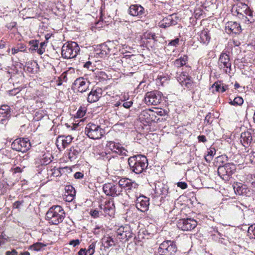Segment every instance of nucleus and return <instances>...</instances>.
Segmentation results:
<instances>
[{"instance_id":"1","label":"nucleus","mask_w":255,"mask_h":255,"mask_svg":"<svg viewBox=\"0 0 255 255\" xmlns=\"http://www.w3.org/2000/svg\"><path fill=\"white\" fill-rule=\"evenodd\" d=\"M233 13L241 19L243 23L249 24L255 21L253 11L246 4L241 3L233 7Z\"/></svg>"},{"instance_id":"2","label":"nucleus","mask_w":255,"mask_h":255,"mask_svg":"<svg viewBox=\"0 0 255 255\" xmlns=\"http://www.w3.org/2000/svg\"><path fill=\"white\" fill-rule=\"evenodd\" d=\"M128 163L130 170L136 174L141 173L148 166L146 157L141 154L129 157Z\"/></svg>"},{"instance_id":"3","label":"nucleus","mask_w":255,"mask_h":255,"mask_svg":"<svg viewBox=\"0 0 255 255\" xmlns=\"http://www.w3.org/2000/svg\"><path fill=\"white\" fill-rule=\"evenodd\" d=\"M65 217V213L61 206L53 205L46 214V219L51 225H58L62 223Z\"/></svg>"},{"instance_id":"4","label":"nucleus","mask_w":255,"mask_h":255,"mask_svg":"<svg viewBox=\"0 0 255 255\" xmlns=\"http://www.w3.org/2000/svg\"><path fill=\"white\" fill-rule=\"evenodd\" d=\"M85 133L90 138L98 139L101 138L104 135L105 130L100 126L89 123L85 127Z\"/></svg>"},{"instance_id":"5","label":"nucleus","mask_w":255,"mask_h":255,"mask_svg":"<svg viewBox=\"0 0 255 255\" xmlns=\"http://www.w3.org/2000/svg\"><path fill=\"white\" fill-rule=\"evenodd\" d=\"M80 52V47L75 42L65 44L61 49V54L65 59L75 58Z\"/></svg>"},{"instance_id":"6","label":"nucleus","mask_w":255,"mask_h":255,"mask_svg":"<svg viewBox=\"0 0 255 255\" xmlns=\"http://www.w3.org/2000/svg\"><path fill=\"white\" fill-rule=\"evenodd\" d=\"M177 251V247L173 241L167 240L159 246L158 252L161 255H173Z\"/></svg>"},{"instance_id":"7","label":"nucleus","mask_w":255,"mask_h":255,"mask_svg":"<svg viewBox=\"0 0 255 255\" xmlns=\"http://www.w3.org/2000/svg\"><path fill=\"white\" fill-rule=\"evenodd\" d=\"M235 169V164L232 163H228L223 166H220L218 169V173L221 178L224 180L228 181L234 173Z\"/></svg>"},{"instance_id":"8","label":"nucleus","mask_w":255,"mask_h":255,"mask_svg":"<svg viewBox=\"0 0 255 255\" xmlns=\"http://www.w3.org/2000/svg\"><path fill=\"white\" fill-rule=\"evenodd\" d=\"M103 190L107 196L116 197L122 194L121 188L118 183L109 182L103 185Z\"/></svg>"},{"instance_id":"9","label":"nucleus","mask_w":255,"mask_h":255,"mask_svg":"<svg viewBox=\"0 0 255 255\" xmlns=\"http://www.w3.org/2000/svg\"><path fill=\"white\" fill-rule=\"evenodd\" d=\"M31 144L28 138H18L11 143V148L17 151L25 152L30 149Z\"/></svg>"},{"instance_id":"10","label":"nucleus","mask_w":255,"mask_h":255,"mask_svg":"<svg viewBox=\"0 0 255 255\" xmlns=\"http://www.w3.org/2000/svg\"><path fill=\"white\" fill-rule=\"evenodd\" d=\"M162 93L158 91L147 92L144 97V102L148 105H157L162 99Z\"/></svg>"},{"instance_id":"11","label":"nucleus","mask_w":255,"mask_h":255,"mask_svg":"<svg viewBox=\"0 0 255 255\" xmlns=\"http://www.w3.org/2000/svg\"><path fill=\"white\" fill-rule=\"evenodd\" d=\"M231 62L230 56L226 53L222 52L219 58V67L226 73H230L231 71Z\"/></svg>"},{"instance_id":"12","label":"nucleus","mask_w":255,"mask_h":255,"mask_svg":"<svg viewBox=\"0 0 255 255\" xmlns=\"http://www.w3.org/2000/svg\"><path fill=\"white\" fill-rule=\"evenodd\" d=\"M197 225V221L193 219L187 218L179 220L177 227L179 229L184 231H191Z\"/></svg>"},{"instance_id":"13","label":"nucleus","mask_w":255,"mask_h":255,"mask_svg":"<svg viewBox=\"0 0 255 255\" xmlns=\"http://www.w3.org/2000/svg\"><path fill=\"white\" fill-rule=\"evenodd\" d=\"M117 238L123 242L128 241L132 238L133 234L129 227H121L117 232Z\"/></svg>"},{"instance_id":"14","label":"nucleus","mask_w":255,"mask_h":255,"mask_svg":"<svg viewBox=\"0 0 255 255\" xmlns=\"http://www.w3.org/2000/svg\"><path fill=\"white\" fill-rule=\"evenodd\" d=\"M106 146L113 152L125 156L127 155V153L128 151L119 143H117L113 141H107Z\"/></svg>"},{"instance_id":"15","label":"nucleus","mask_w":255,"mask_h":255,"mask_svg":"<svg viewBox=\"0 0 255 255\" xmlns=\"http://www.w3.org/2000/svg\"><path fill=\"white\" fill-rule=\"evenodd\" d=\"M10 107L3 105L0 107V123L6 125L11 117V111Z\"/></svg>"},{"instance_id":"16","label":"nucleus","mask_w":255,"mask_h":255,"mask_svg":"<svg viewBox=\"0 0 255 255\" xmlns=\"http://www.w3.org/2000/svg\"><path fill=\"white\" fill-rule=\"evenodd\" d=\"M136 201V207L141 212H144L148 209L149 205V198L144 196L137 195Z\"/></svg>"},{"instance_id":"17","label":"nucleus","mask_w":255,"mask_h":255,"mask_svg":"<svg viewBox=\"0 0 255 255\" xmlns=\"http://www.w3.org/2000/svg\"><path fill=\"white\" fill-rule=\"evenodd\" d=\"M128 13L131 16L141 18L144 15L145 10L144 7L141 5L132 4L128 9Z\"/></svg>"},{"instance_id":"18","label":"nucleus","mask_w":255,"mask_h":255,"mask_svg":"<svg viewBox=\"0 0 255 255\" xmlns=\"http://www.w3.org/2000/svg\"><path fill=\"white\" fill-rule=\"evenodd\" d=\"M74 84L77 87L78 92L83 93L89 89L90 82L86 79L80 77L74 81Z\"/></svg>"},{"instance_id":"19","label":"nucleus","mask_w":255,"mask_h":255,"mask_svg":"<svg viewBox=\"0 0 255 255\" xmlns=\"http://www.w3.org/2000/svg\"><path fill=\"white\" fill-rule=\"evenodd\" d=\"M225 31L228 34H239L242 31L240 24L235 21H229L226 24Z\"/></svg>"},{"instance_id":"20","label":"nucleus","mask_w":255,"mask_h":255,"mask_svg":"<svg viewBox=\"0 0 255 255\" xmlns=\"http://www.w3.org/2000/svg\"><path fill=\"white\" fill-rule=\"evenodd\" d=\"M102 96V89L100 88L95 90H92L89 93L87 97V101L89 103H92L98 101L99 98Z\"/></svg>"},{"instance_id":"21","label":"nucleus","mask_w":255,"mask_h":255,"mask_svg":"<svg viewBox=\"0 0 255 255\" xmlns=\"http://www.w3.org/2000/svg\"><path fill=\"white\" fill-rule=\"evenodd\" d=\"M253 140L252 134L247 131L242 132L241 134V142L246 147H248Z\"/></svg>"},{"instance_id":"22","label":"nucleus","mask_w":255,"mask_h":255,"mask_svg":"<svg viewBox=\"0 0 255 255\" xmlns=\"http://www.w3.org/2000/svg\"><path fill=\"white\" fill-rule=\"evenodd\" d=\"M139 185L134 181H132L127 189L126 190L128 195H131L133 197H137L138 193Z\"/></svg>"},{"instance_id":"23","label":"nucleus","mask_w":255,"mask_h":255,"mask_svg":"<svg viewBox=\"0 0 255 255\" xmlns=\"http://www.w3.org/2000/svg\"><path fill=\"white\" fill-rule=\"evenodd\" d=\"M100 207L106 214L110 216H111L114 212V204L112 201H106L105 204L101 205Z\"/></svg>"},{"instance_id":"24","label":"nucleus","mask_w":255,"mask_h":255,"mask_svg":"<svg viewBox=\"0 0 255 255\" xmlns=\"http://www.w3.org/2000/svg\"><path fill=\"white\" fill-rule=\"evenodd\" d=\"M177 24V20L174 19L173 15H170L162 19L160 26L162 28H166L171 25H175Z\"/></svg>"},{"instance_id":"25","label":"nucleus","mask_w":255,"mask_h":255,"mask_svg":"<svg viewBox=\"0 0 255 255\" xmlns=\"http://www.w3.org/2000/svg\"><path fill=\"white\" fill-rule=\"evenodd\" d=\"M102 245L105 249H108L110 247L115 245V242L113 238L110 236H104L101 240Z\"/></svg>"},{"instance_id":"26","label":"nucleus","mask_w":255,"mask_h":255,"mask_svg":"<svg viewBox=\"0 0 255 255\" xmlns=\"http://www.w3.org/2000/svg\"><path fill=\"white\" fill-rule=\"evenodd\" d=\"M168 187L167 185L163 183H159L158 185H155V190L156 193L160 195L165 196L168 193Z\"/></svg>"},{"instance_id":"27","label":"nucleus","mask_w":255,"mask_h":255,"mask_svg":"<svg viewBox=\"0 0 255 255\" xmlns=\"http://www.w3.org/2000/svg\"><path fill=\"white\" fill-rule=\"evenodd\" d=\"M188 61V56L186 55H184L183 56H181L174 61V66L178 68H180L186 65Z\"/></svg>"},{"instance_id":"28","label":"nucleus","mask_w":255,"mask_h":255,"mask_svg":"<svg viewBox=\"0 0 255 255\" xmlns=\"http://www.w3.org/2000/svg\"><path fill=\"white\" fill-rule=\"evenodd\" d=\"M200 38L199 40L204 44H208L210 40V36L208 33V31L206 30H202L199 34Z\"/></svg>"},{"instance_id":"29","label":"nucleus","mask_w":255,"mask_h":255,"mask_svg":"<svg viewBox=\"0 0 255 255\" xmlns=\"http://www.w3.org/2000/svg\"><path fill=\"white\" fill-rule=\"evenodd\" d=\"M212 87L215 88L216 91L220 93H223L228 89V86L220 81H218L214 83Z\"/></svg>"},{"instance_id":"30","label":"nucleus","mask_w":255,"mask_h":255,"mask_svg":"<svg viewBox=\"0 0 255 255\" xmlns=\"http://www.w3.org/2000/svg\"><path fill=\"white\" fill-rule=\"evenodd\" d=\"M156 38L157 36H156L155 33L150 32H146L143 35L142 39L143 40H146V43L147 44L148 43H150L151 41L153 42L157 41V40ZM144 42L145 43L144 41Z\"/></svg>"},{"instance_id":"31","label":"nucleus","mask_w":255,"mask_h":255,"mask_svg":"<svg viewBox=\"0 0 255 255\" xmlns=\"http://www.w3.org/2000/svg\"><path fill=\"white\" fill-rule=\"evenodd\" d=\"M97 54L100 55L101 57H104L110 53V49L106 44H103L99 46L97 49Z\"/></svg>"},{"instance_id":"32","label":"nucleus","mask_w":255,"mask_h":255,"mask_svg":"<svg viewBox=\"0 0 255 255\" xmlns=\"http://www.w3.org/2000/svg\"><path fill=\"white\" fill-rule=\"evenodd\" d=\"M73 137L71 135L66 136H60L58 138V141H61L64 148L67 147L72 141Z\"/></svg>"},{"instance_id":"33","label":"nucleus","mask_w":255,"mask_h":255,"mask_svg":"<svg viewBox=\"0 0 255 255\" xmlns=\"http://www.w3.org/2000/svg\"><path fill=\"white\" fill-rule=\"evenodd\" d=\"M132 181L131 179L128 178H122L119 181L118 183L122 191L123 189H125L126 191Z\"/></svg>"},{"instance_id":"34","label":"nucleus","mask_w":255,"mask_h":255,"mask_svg":"<svg viewBox=\"0 0 255 255\" xmlns=\"http://www.w3.org/2000/svg\"><path fill=\"white\" fill-rule=\"evenodd\" d=\"M233 187L236 194L243 195L247 193V188L245 185L236 184Z\"/></svg>"},{"instance_id":"35","label":"nucleus","mask_w":255,"mask_h":255,"mask_svg":"<svg viewBox=\"0 0 255 255\" xmlns=\"http://www.w3.org/2000/svg\"><path fill=\"white\" fill-rule=\"evenodd\" d=\"M153 114V111L150 110H145L142 111L140 115L139 118L142 120H145L149 122L151 120V114Z\"/></svg>"},{"instance_id":"36","label":"nucleus","mask_w":255,"mask_h":255,"mask_svg":"<svg viewBox=\"0 0 255 255\" xmlns=\"http://www.w3.org/2000/svg\"><path fill=\"white\" fill-rule=\"evenodd\" d=\"M182 86H185L186 88L189 90H191L193 87V82L191 80V78L183 80V81H180L179 83Z\"/></svg>"},{"instance_id":"37","label":"nucleus","mask_w":255,"mask_h":255,"mask_svg":"<svg viewBox=\"0 0 255 255\" xmlns=\"http://www.w3.org/2000/svg\"><path fill=\"white\" fill-rule=\"evenodd\" d=\"M46 245L37 242L36 243L33 244V245L30 246L28 248L29 250H32L34 251H39L40 250L44 247H45Z\"/></svg>"},{"instance_id":"38","label":"nucleus","mask_w":255,"mask_h":255,"mask_svg":"<svg viewBox=\"0 0 255 255\" xmlns=\"http://www.w3.org/2000/svg\"><path fill=\"white\" fill-rule=\"evenodd\" d=\"M79 154V150L75 149L74 147H71L68 153L69 158L72 161L76 159Z\"/></svg>"},{"instance_id":"39","label":"nucleus","mask_w":255,"mask_h":255,"mask_svg":"<svg viewBox=\"0 0 255 255\" xmlns=\"http://www.w3.org/2000/svg\"><path fill=\"white\" fill-rule=\"evenodd\" d=\"M25 50V46L23 44L18 45L11 48V54L15 55L18 52H23Z\"/></svg>"},{"instance_id":"40","label":"nucleus","mask_w":255,"mask_h":255,"mask_svg":"<svg viewBox=\"0 0 255 255\" xmlns=\"http://www.w3.org/2000/svg\"><path fill=\"white\" fill-rule=\"evenodd\" d=\"M244 103L243 99L241 97L235 98L233 101H231L229 104L233 106H241Z\"/></svg>"},{"instance_id":"41","label":"nucleus","mask_w":255,"mask_h":255,"mask_svg":"<svg viewBox=\"0 0 255 255\" xmlns=\"http://www.w3.org/2000/svg\"><path fill=\"white\" fill-rule=\"evenodd\" d=\"M248 236L250 238L255 239V224L252 225L249 227Z\"/></svg>"},{"instance_id":"42","label":"nucleus","mask_w":255,"mask_h":255,"mask_svg":"<svg viewBox=\"0 0 255 255\" xmlns=\"http://www.w3.org/2000/svg\"><path fill=\"white\" fill-rule=\"evenodd\" d=\"M96 242L92 243L89 246L88 249L86 250L87 255H92L95 253Z\"/></svg>"},{"instance_id":"43","label":"nucleus","mask_w":255,"mask_h":255,"mask_svg":"<svg viewBox=\"0 0 255 255\" xmlns=\"http://www.w3.org/2000/svg\"><path fill=\"white\" fill-rule=\"evenodd\" d=\"M86 112V109L85 107H80L76 113L77 118H81L84 116Z\"/></svg>"},{"instance_id":"44","label":"nucleus","mask_w":255,"mask_h":255,"mask_svg":"<svg viewBox=\"0 0 255 255\" xmlns=\"http://www.w3.org/2000/svg\"><path fill=\"white\" fill-rule=\"evenodd\" d=\"M66 194L69 195H76V191L74 188L70 185L65 187Z\"/></svg>"},{"instance_id":"45","label":"nucleus","mask_w":255,"mask_h":255,"mask_svg":"<svg viewBox=\"0 0 255 255\" xmlns=\"http://www.w3.org/2000/svg\"><path fill=\"white\" fill-rule=\"evenodd\" d=\"M190 77L187 72H182L179 76L177 77V80L180 83V81H183V80H186Z\"/></svg>"},{"instance_id":"46","label":"nucleus","mask_w":255,"mask_h":255,"mask_svg":"<svg viewBox=\"0 0 255 255\" xmlns=\"http://www.w3.org/2000/svg\"><path fill=\"white\" fill-rule=\"evenodd\" d=\"M31 47L29 48L30 51L32 52L34 51H37L38 48V42L37 41H30Z\"/></svg>"},{"instance_id":"47","label":"nucleus","mask_w":255,"mask_h":255,"mask_svg":"<svg viewBox=\"0 0 255 255\" xmlns=\"http://www.w3.org/2000/svg\"><path fill=\"white\" fill-rule=\"evenodd\" d=\"M6 47V41L1 39L0 40V55H3V54L4 49Z\"/></svg>"},{"instance_id":"48","label":"nucleus","mask_w":255,"mask_h":255,"mask_svg":"<svg viewBox=\"0 0 255 255\" xmlns=\"http://www.w3.org/2000/svg\"><path fill=\"white\" fill-rule=\"evenodd\" d=\"M52 161V160L49 157L46 156L42 158L40 160V163L41 165H47Z\"/></svg>"},{"instance_id":"49","label":"nucleus","mask_w":255,"mask_h":255,"mask_svg":"<svg viewBox=\"0 0 255 255\" xmlns=\"http://www.w3.org/2000/svg\"><path fill=\"white\" fill-rule=\"evenodd\" d=\"M179 39L178 38H176L175 39L171 40L168 44V46H173L174 47H176L179 45Z\"/></svg>"},{"instance_id":"50","label":"nucleus","mask_w":255,"mask_h":255,"mask_svg":"<svg viewBox=\"0 0 255 255\" xmlns=\"http://www.w3.org/2000/svg\"><path fill=\"white\" fill-rule=\"evenodd\" d=\"M124 103L122 105V106L126 109H129L131 107L133 104V102L131 100L130 101H123Z\"/></svg>"},{"instance_id":"51","label":"nucleus","mask_w":255,"mask_h":255,"mask_svg":"<svg viewBox=\"0 0 255 255\" xmlns=\"http://www.w3.org/2000/svg\"><path fill=\"white\" fill-rule=\"evenodd\" d=\"M213 231L214 233L217 234V236L219 237V242H220L221 243H223L222 240L224 239L223 237L224 236L221 233L219 232L218 231L217 228H214Z\"/></svg>"},{"instance_id":"52","label":"nucleus","mask_w":255,"mask_h":255,"mask_svg":"<svg viewBox=\"0 0 255 255\" xmlns=\"http://www.w3.org/2000/svg\"><path fill=\"white\" fill-rule=\"evenodd\" d=\"M66 79V75H61L59 77H58V80L56 81L57 85L58 86L62 85L63 83V81H64L65 79Z\"/></svg>"},{"instance_id":"53","label":"nucleus","mask_w":255,"mask_h":255,"mask_svg":"<svg viewBox=\"0 0 255 255\" xmlns=\"http://www.w3.org/2000/svg\"><path fill=\"white\" fill-rule=\"evenodd\" d=\"M45 45L44 42H41L40 44V47L37 49V53L39 55L42 54L45 52V48L43 46Z\"/></svg>"},{"instance_id":"54","label":"nucleus","mask_w":255,"mask_h":255,"mask_svg":"<svg viewBox=\"0 0 255 255\" xmlns=\"http://www.w3.org/2000/svg\"><path fill=\"white\" fill-rule=\"evenodd\" d=\"M44 117V115L42 112H36L35 114V119L36 121L41 120Z\"/></svg>"},{"instance_id":"55","label":"nucleus","mask_w":255,"mask_h":255,"mask_svg":"<svg viewBox=\"0 0 255 255\" xmlns=\"http://www.w3.org/2000/svg\"><path fill=\"white\" fill-rule=\"evenodd\" d=\"M177 185L182 189H185L187 188V184L185 182H178L177 183Z\"/></svg>"},{"instance_id":"56","label":"nucleus","mask_w":255,"mask_h":255,"mask_svg":"<svg viewBox=\"0 0 255 255\" xmlns=\"http://www.w3.org/2000/svg\"><path fill=\"white\" fill-rule=\"evenodd\" d=\"M23 201H16L13 204V208L15 209H19L20 207L22 205Z\"/></svg>"},{"instance_id":"57","label":"nucleus","mask_w":255,"mask_h":255,"mask_svg":"<svg viewBox=\"0 0 255 255\" xmlns=\"http://www.w3.org/2000/svg\"><path fill=\"white\" fill-rule=\"evenodd\" d=\"M75 196V195H69L65 194V199L67 202H71L73 200Z\"/></svg>"},{"instance_id":"58","label":"nucleus","mask_w":255,"mask_h":255,"mask_svg":"<svg viewBox=\"0 0 255 255\" xmlns=\"http://www.w3.org/2000/svg\"><path fill=\"white\" fill-rule=\"evenodd\" d=\"M91 216L94 218H97L99 217V212L97 210H91L90 211Z\"/></svg>"},{"instance_id":"59","label":"nucleus","mask_w":255,"mask_h":255,"mask_svg":"<svg viewBox=\"0 0 255 255\" xmlns=\"http://www.w3.org/2000/svg\"><path fill=\"white\" fill-rule=\"evenodd\" d=\"M80 241L78 239L73 240L70 242L69 245L73 246L74 247L80 244Z\"/></svg>"},{"instance_id":"60","label":"nucleus","mask_w":255,"mask_h":255,"mask_svg":"<svg viewBox=\"0 0 255 255\" xmlns=\"http://www.w3.org/2000/svg\"><path fill=\"white\" fill-rule=\"evenodd\" d=\"M74 176L76 179H81L83 177L84 174L80 172H77L74 174Z\"/></svg>"},{"instance_id":"61","label":"nucleus","mask_w":255,"mask_h":255,"mask_svg":"<svg viewBox=\"0 0 255 255\" xmlns=\"http://www.w3.org/2000/svg\"><path fill=\"white\" fill-rule=\"evenodd\" d=\"M101 156L103 157L104 160H108L109 161L111 159V158L110 156L108 155L106 152H102L101 154Z\"/></svg>"},{"instance_id":"62","label":"nucleus","mask_w":255,"mask_h":255,"mask_svg":"<svg viewBox=\"0 0 255 255\" xmlns=\"http://www.w3.org/2000/svg\"><path fill=\"white\" fill-rule=\"evenodd\" d=\"M11 170L14 173H21L22 171V169L19 167H16L13 168H11Z\"/></svg>"},{"instance_id":"63","label":"nucleus","mask_w":255,"mask_h":255,"mask_svg":"<svg viewBox=\"0 0 255 255\" xmlns=\"http://www.w3.org/2000/svg\"><path fill=\"white\" fill-rule=\"evenodd\" d=\"M198 139L200 142H205L207 141V139L204 135H199L198 136Z\"/></svg>"},{"instance_id":"64","label":"nucleus","mask_w":255,"mask_h":255,"mask_svg":"<svg viewBox=\"0 0 255 255\" xmlns=\"http://www.w3.org/2000/svg\"><path fill=\"white\" fill-rule=\"evenodd\" d=\"M5 255H17V252L15 250H12L11 251H6Z\"/></svg>"}]
</instances>
